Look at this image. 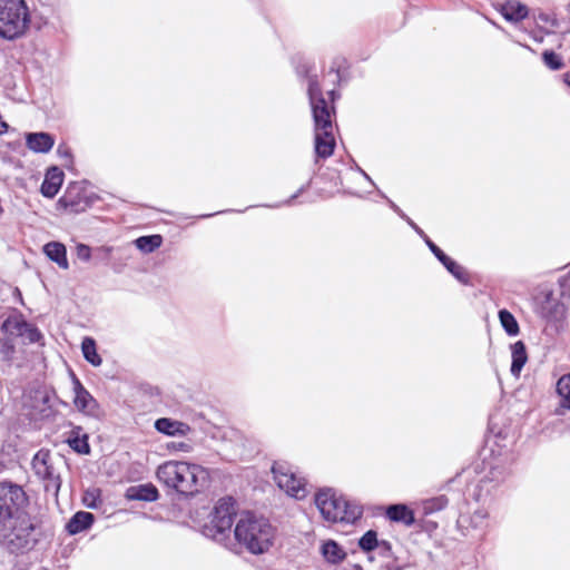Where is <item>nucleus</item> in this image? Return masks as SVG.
I'll return each instance as SVG.
<instances>
[{
  "mask_svg": "<svg viewBox=\"0 0 570 570\" xmlns=\"http://www.w3.org/2000/svg\"><path fill=\"white\" fill-rule=\"evenodd\" d=\"M358 546L362 550L366 552L374 550L377 546L376 532L373 530L365 532L363 537L360 539Z\"/></svg>",
  "mask_w": 570,
  "mask_h": 570,
  "instance_id": "72a5a7b5",
  "label": "nucleus"
},
{
  "mask_svg": "<svg viewBox=\"0 0 570 570\" xmlns=\"http://www.w3.org/2000/svg\"><path fill=\"white\" fill-rule=\"evenodd\" d=\"M315 504L322 517L330 522L353 523L362 515V509L336 494L333 489H321L315 494Z\"/></svg>",
  "mask_w": 570,
  "mask_h": 570,
  "instance_id": "20e7f679",
  "label": "nucleus"
},
{
  "mask_svg": "<svg viewBox=\"0 0 570 570\" xmlns=\"http://www.w3.org/2000/svg\"><path fill=\"white\" fill-rule=\"evenodd\" d=\"M81 351L85 360L94 366H100L102 363L101 357L97 353L96 342L94 338L87 336L82 340Z\"/></svg>",
  "mask_w": 570,
  "mask_h": 570,
  "instance_id": "c85d7f7f",
  "label": "nucleus"
},
{
  "mask_svg": "<svg viewBox=\"0 0 570 570\" xmlns=\"http://www.w3.org/2000/svg\"><path fill=\"white\" fill-rule=\"evenodd\" d=\"M26 145L33 153L47 154L52 149L55 138L52 135L43 131L29 132L26 135Z\"/></svg>",
  "mask_w": 570,
  "mask_h": 570,
  "instance_id": "2eb2a0df",
  "label": "nucleus"
},
{
  "mask_svg": "<svg viewBox=\"0 0 570 570\" xmlns=\"http://www.w3.org/2000/svg\"><path fill=\"white\" fill-rule=\"evenodd\" d=\"M49 395L45 391H33L26 399L23 405L28 410V415L32 420H42L51 414V406L49 404Z\"/></svg>",
  "mask_w": 570,
  "mask_h": 570,
  "instance_id": "ddd939ff",
  "label": "nucleus"
},
{
  "mask_svg": "<svg viewBox=\"0 0 570 570\" xmlns=\"http://www.w3.org/2000/svg\"><path fill=\"white\" fill-rule=\"evenodd\" d=\"M274 537L275 531L269 521L249 512L240 515L234 530L236 547L242 546L253 554L266 552Z\"/></svg>",
  "mask_w": 570,
  "mask_h": 570,
  "instance_id": "7ed1b4c3",
  "label": "nucleus"
},
{
  "mask_svg": "<svg viewBox=\"0 0 570 570\" xmlns=\"http://www.w3.org/2000/svg\"><path fill=\"white\" fill-rule=\"evenodd\" d=\"M73 404L76 409L91 417H99L100 406L96 399L83 387L79 379L72 374Z\"/></svg>",
  "mask_w": 570,
  "mask_h": 570,
  "instance_id": "9b49d317",
  "label": "nucleus"
},
{
  "mask_svg": "<svg viewBox=\"0 0 570 570\" xmlns=\"http://www.w3.org/2000/svg\"><path fill=\"white\" fill-rule=\"evenodd\" d=\"M14 292H16V294H17L19 297H21V293H20V291H19L18 288H16V289H14Z\"/></svg>",
  "mask_w": 570,
  "mask_h": 570,
  "instance_id": "603ef678",
  "label": "nucleus"
},
{
  "mask_svg": "<svg viewBox=\"0 0 570 570\" xmlns=\"http://www.w3.org/2000/svg\"><path fill=\"white\" fill-rule=\"evenodd\" d=\"M58 207L71 213L85 212L88 207L87 198L82 195L81 187L77 184L69 185L65 195L59 198Z\"/></svg>",
  "mask_w": 570,
  "mask_h": 570,
  "instance_id": "4468645a",
  "label": "nucleus"
},
{
  "mask_svg": "<svg viewBox=\"0 0 570 570\" xmlns=\"http://www.w3.org/2000/svg\"><path fill=\"white\" fill-rule=\"evenodd\" d=\"M407 224L424 239L430 250L438 256L441 254V249L425 235V233L412 220L407 219Z\"/></svg>",
  "mask_w": 570,
  "mask_h": 570,
  "instance_id": "f704fd0d",
  "label": "nucleus"
},
{
  "mask_svg": "<svg viewBox=\"0 0 570 570\" xmlns=\"http://www.w3.org/2000/svg\"><path fill=\"white\" fill-rule=\"evenodd\" d=\"M562 409L570 410V394L560 401V409H557L556 413L563 414Z\"/></svg>",
  "mask_w": 570,
  "mask_h": 570,
  "instance_id": "37998d69",
  "label": "nucleus"
},
{
  "mask_svg": "<svg viewBox=\"0 0 570 570\" xmlns=\"http://www.w3.org/2000/svg\"><path fill=\"white\" fill-rule=\"evenodd\" d=\"M43 253L50 261L55 262L60 268H69V262L67 259V249L62 243L49 242L43 246Z\"/></svg>",
  "mask_w": 570,
  "mask_h": 570,
  "instance_id": "4be33fe9",
  "label": "nucleus"
},
{
  "mask_svg": "<svg viewBox=\"0 0 570 570\" xmlns=\"http://www.w3.org/2000/svg\"><path fill=\"white\" fill-rule=\"evenodd\" d=\"M435 257L442 263L443 266H446V264H449L452 261V258H450L443 252H441V254H439Z\"/></svg>",
  "mask_w": 570,
  "mask_h": 570,
  "instance_id": "de8ad7c7",
  "label": "nucleus"
},
{
  "mask_svg": "<svg viewBox=\"0 0 570 570\" xmlns=\"http://www.w3.org/2000/svg\"><path fill=\"white\" fill-rule=\"evenodd\" d=\"M63 183V173L58 167L47 170L41 185V194L47 198H53Z\"/></svg>",
  "mask_w": 570,
  "mask_h": 570,
  "instance_id": "a211bd4d",
  "label": "nucleus"
},
{
  "mask_svg": "<svg viewBox=\"0 0 570 570\" xmlns=\"http://www.w3.org/2000/svg\"><path fill=\"white\" fill-rule=\"evenodd\" d=\"M315 126V153L320 158L332 156L335 147L333 135L332 112L322 96L321 87L315 77L308 78L307 88Z\"/></svg>",
  "mask_w": 570,
  "mask_h": 570,
  "instance_id": "f03ea898",
  "label": "nucleus"
},
{
  "mask_svg": "<svg viewBox=\"0 0 570 570\" xmlns=\"http://www.w3.org/2000/svg\"><path fill=\"white\" fill-rule=\"evenodd\" d=\"M60 459L52 456L48 450H39L32 459V470L35 474L45 483L47 492L58 494L61 487L60 473L57 464Z\"/></svg>",
  "mask_w": 570,
  "mask_h": 570,
  "instance_id": "1a4fd4ad",
  "label": "nucleus"
},
{
  "mask_svg": "<svg viewBox=\"0 0 570 570\" xmlns=\"http://www.w3.org/2000/svg\"><path fill=\"white\" fill-rule=\"evenodd\" d=\"M29 24L30 13L24 0H0V38L18 39L26 33Z\"/></svg>",
  "mask_w": 570,
  "mask_h": 570,
  "instance_id": "423d86ee",
  "label": "nucleus"
},
{
  "mask_svg": "<svg viewBox=\"0 0 570 570\" xmlns=\"http://www.w3.org/2000/svg\"><path fill=\"white\" fill-rule=\"evenodd\" d=\"M155 429L164 433L166 435L176 436V435H186L190 428L188 424L183 423L180 421H175L168 417H161L156 420L155 422Z\"/></svg>",
  "mask_w": 570,
  "mask_h": 570,
  "instance_id": "6ab92c4d",
  "label": "nucleus"
},
{
  "mask_svg": "<svg viewBox=\"0 0 570 570\" xmlns=\"http://www.w3.org/2000/svg\"><path fill=\"white\" fill-rule=\"evenodd\" d=\"M564 82L570 87V79H569V77H568V76H566V78H564Z\"/></svg>",
  "mask_w": 570,
  "mask_h": 570,
  "instance_id": "3c124183",
  "label": "nucleus"
},
{
  "mask_svg": "<svg viewBox=\"0 0 570 570\" xmlns=\"http://www.w3.org/2000/svg\"><path fill=\"white\" fill-rule=\"evenodd\" d=\"M542 59H543V62L546 63V66L548 68H550L551 70H560L564 66L562 58L559 55H557L556 52L550 51V50H546L542 53Z\"/></svg>",
  "mask_w": 570,
  "mask_h": 570,
  "instance_id": "2f4dec72",
  "label": "nucleus"
},
{
  "mask_svg": "<svg viewBox=\"0 0 570 570\" xmlns=\"http://www.w3.org/2000/svg\"><path fill=\"white\" fill-rule=\"evenodd\" d=\"M163 244L160 235L141 236L135 240L136 247L142 253H153Z\"/></svg>",
  "mask_w": 570,
  "mask_h": 570,
  "instance_id": "7c9ffc66",
  "label": "nucleus"
},
{
  "mask_svg": "<svg viewBox=\"0 0 570 570\" xmlns=\"http://www.w3.org/2000/svg\"><path fill=\"white\" fill-rule=\"evenodd\" d=\"M449 273H451L459 282L463 284L469 283V275L463 266L458 264L455 261H451L446 266H444Z\"/></svg>",
  "mask_w": 570,
  "mask_h": 570,
  "instance_id": "473e14b6",
  "label": "nucleus"
},
{
  "mask_svg": "<svg viewBox=\"0 0 570 570\" xmlns=\"http://www.w3.org/2000/svg\"><path fill=\"white\" fill-rule=\"evenodd\" d=\"M499 321L503 330L509 336H517L520 332V327L515 317L508 311H499Z\"/></svg>",
  "mask_w": 570,
  "mask_h": 570,
  "instance_id": "c756f323",
  "label": "nucleus"
},
{
  "mask_svg": "<svg viewBox=\"0 0 570 570\" xmlns=\"http://www.w3.org/2000/svg\"><path fill=\"white\" fill-rule=\"evenodd\" d=\"M95 517L90 512L79 511L68 521L66 529L70 534H77L91 527Z\"/></svg>",
  "mask_w": 570,
  "mask_h": 570,
  "instance_id": "b1692460",
  "label": "nucleus"
},
{
  "mask_svg": "<svg viewBox=\"0 0 570 570\" xmlns=\"http://www.w3.org/2000/svg\"><path fill=\"white\" fill-rule=\"evenodd\" d=\"M489 507L482 505L473 510V512L468 518L462 517L460 519V523L463 524L464 522H468L469 528L475 531H480L482 537H484L489 528Z\"/></svg>",
  "mask_w": 570,
  "mask_h": 570,
  "instance_id": "dca6fc26",
  "label": "nucleus"
},
{
  "mask_svg": "<svg viewBox=\"0 0 570 570\" xmlns=\"http://www.w3.org/2000/svg\"><path fill=\"white\" fill-rule=\"evenodd\" d=\"M235 514L236 511L232 499H220L210 514V522L204 528L205 535L230 550H236V543L229 537Z\"/></svg>",
  "mask_w": 570,
  "mask_h": 570,
  "instance_id": "0eeeda50",
  "label": "nucleus"
},
{
  "mask_svg": "<svg viewBox=\"0 0 570 570\" xmlns=\"http://www.w3.org/2000/svg\"><path fill=\"white\" fill-rule=\"evenodd\" d=\"M557 392L561 400L570 394V380L564 375L561 376L557 382Z\"/></svg>",
  "mask_w": 570,
  "mask_h": 570,
  "instance_id": "e433bc0d",
  "label": "nucleus"
},
{
  "mask_svg": "<svg viewBox=\"0 0 570 570\" xmlns=\"http://www.w3.org/2000/svg\"><path fill=\"white\" fill-rule=\"evenodd\" d=\"M81 428L77 426L70 432L67 443L69 446L79 454H89L90 446L88 443V435L81 434Z\"/></svg>",
  "mask_w": 570,
  "mask_h": 570,
  "instance_id": "a878e982",
  "label": "nucleus"
},
{
  "mask_svg": "<svg viewBox=\"0 0 570 570\" xmlns=\"http://www.w3.org/2000/svg\"><path fill=\"white\" fill-rule=\"evenodd\" d=\"M157 480L167 489L183 495L198 493L208 480V471L187 461H166L157 468Z\"/></svg>",
  "mask_w": 570,
  "mask_h": 570,
  "instance_id": "f257e3e1",
  "label": "nucleus"
},
{
  "mask_svg": "<svg viewBox=\"0 0 570 570\" xmlns=\"http://www.w3.org/2000/svg\"><path fill=\"white\" fill-rule=\"evenodd\" d=\"M158 490L151 483L132 485L127 489L126 497L129 500L153 502L158 499Z\"/></svg>",
  "mask_w": 570,
  "mask_h": 570,
  "instance_id": "412c9836",
  "label": "nucleus"
},
{
  "mask_svg": "<svg viewBox=\"0 0 570 570\" xmlns=\"http://www.w3.org/2000/svg\"><path fill=\"white\" fill-rule=\"evenodd\" d=\"M14 347L10 341L6 340L0 343V353L6 360H10L13 354Z\"/></svg>",
  "mask_w": 570,
  "mask_h": 570,
  "instance_id": "a19ab883",
  "label": "nucleus"
},
{
  "mask_svg": "<svg viewBox=\"0 0 570 570\" xmlns=\"http://www.w3.org/2000/svg\"><path fill=\"white\" fill-rule=\"evenodd\" d=\"M303 190H304V188H301V189L298 190V193H297V194L293 195V196H292V197L286 202V204H291V203H292V200H293L294 198H296V197L298 196V194H299V193H302Z\"/></svg>",
  "mask_w": 570,
  "mask_h": 570,
  "instance_id": "09e8293b",
  "label": "nucleus"
},
{
  "mask_svg": "<svg viewBox=\"0 0 570 570\" xmlns=\"http://www.w3.org/2000/svg\"><path fill=\"white\" fill-rule=\"evenodd\" d=\"M509 474L510 472L505 469H501L498 466L492 468L489 472V475L485 479L481 480L480 483L476 485L473 494L475 501L487 503L489 501V497L491 495L492 489H494L500 483L504 482Z\"/></svg>",
  "mask_w": 570,
  "mask_h": 570,
  "instance_id": "f8f14e48",
  "label": "nucleus"
},
{
  "mask_svg": "<svg viewBox=\"0 0 570 570\" xmlns=\"http://www.w3.org/2000/svg\"><path fill=\"white\" fill-rule=\"evenodd\" d=\"M277 487L295 499H303L307 494L304 479L298 478L289 466L275 463L272 468Z\"/></svg>",
  "mask_w": 570,
  "mask_h": 570,
  "instance_id": "9d476101",
  "label": "nucleus"
},
{
  "mask_svg": "<svg viewBox=\"0 0 570 570\" xmlns=\"http://www.w3.org/2000/svg\"><path fill=\"white\" fill-rule=\"evenodd\" d=\"M511 374L519 377L523 366L528 362L525 344L522 341H518L511 345Z\"/></svg>",
  "mask_w": 570,
  "mask_h": 570,
  "instance_id": "5701e85b",
  "label": "nucleus"
},
{
  "mask_svg": "<svg viewBox=\"0 0 570 570\" xmlns=\"http://www.w3.org/2000/svg\"><path fill=\"white\" fill-rule=\"evenodd\" d=\"M321 552L331 563L341 562L346 556L345 551L333 540L325 541L322 544Z\"/></svg>",
  "mask_w": 570,
  "mask_h": 570,
  "instance_id": "cd10ccee",
  "label": "nucleus"
},
{
  "mask_svg": "<svg viewBox=\"0 0 570 570\" xmlns=\"http://www.w3.org/2000/svg\"><path fill=\"white\" fill-rule=\"evenodd\" d=\"M538 18H539V20H541L543 22H549L552 27H558L557 19L550 18V16L547 13H540Z\"/></svg>",
  "mask_w": 570,
  "mask_h": 570,
  "instance_id": "a18cd8bd",
  "label": "nucleus"
},
{
  "mask_svg": "<svg viewBox=\"0 0 570 570\" xmlns=\"http://www.w3.org/2000/svg\"><path fill=\"white\" fill-rule=\"evenodd\" d=\"M167 449L169 451L174 452H184V453H190L193 451V446L189 443L186 442H169L167 444Z\"/></svg>",
  "mask_w": 570,
  "mask_h": 570,
  "instance_id": "58836bf2",
  "label": "nucleus"
},
{
  "mask_svg": "<svg viewBox=\"0 0 570 570\" xmlns=\"http://www.w3.org/2000/svg\"><path fill=\"white\" fill-rule=\"evenodd\" d=\"M77 257L82 262H89L91 258V248L86 244H78L76 247Z\"/></svg>",
  "mask_w": 570,
  "mask_h": 570,
  "instance_id": "ea45409f",
  "label": "nucleus"
},
{
  "mask_svg": "<svg viewBox=\"0 0 570 570\" xmlns=\"http://www.w3.org/2000/svg\"><path fill=\"white\" fill-rule=\"evenodd\" d=\"M57 153L61 158L66 160H71L72 158L71 151L66 145H59L57 148Z\"/></svg>",
  "mask_w": 570,
  "mask_h": 570,
  "instance_id": "79ce46f5",
  "label": "nucleus"
},
{
  "mask_svg": "<svg viewBox=\"0 0 570 570\" xmlns=\"http://www.w3.org/2000/svg\"><path fill=\"white\" fill-rule=\"evenodd\" d=\"M361 171H362L363 176H364V177H365V178H366V179H367L372 185H374V183L372 181L371 177H370L365 171H363V170H361Z\"/></svg>",
  "mask_w": 570,
  "mask_h": 570,
  "instance_id": "8fccbe9b",
  "label": "nucleus"
},
{
  "mask_svg": "<svg viewBox=\"0 0 570 570\" xmlns=\"http://www.w3.org/2000/svg\"><path fill=\"white\" fill-rule=\"evenodd\" d=\"M386 515L390 520L402 522L406 525H411L415 521L413 511L405 504L390 505L386 510Z\"/></svg>",
  "mask_w": 570,
  "mask_h": 570,
  "instance_id": "393cba45",
  "label": "nucleus"
},
{
  "mask_svg": "<svg viewBox=\"0 0 570 570\" xmlns=\"http://www.w3.org/2000/svg\"><path fill=\"white\" fill-rule=\"evenodd\" d=\"M387 203L390 205V207L397 214L400 215L404 220L407 222V219H411L410 217H407L403 212L402 209L395 204L393 203L391 199H387Z\"/></svg>",
  "mask_w": 570,
  "mask_h": 570,
  "instance_id": "c03bdc74",
  "label": "nucleus"
},
{
  "mask_svg": "<svg viewBox=\"0 0 570 570\" xmlns=\"http://www.w3.org/2000/svg\"><path fill=\"white\" fill-rule=\"evenodd\" d=\"M500 12L505 20L519 22L528 17V8L517 0H508L500 6Z\"/></svg>",
  "mask_w": 570,
  "mask_h": 570,
  "instance_id": "aec40b11",
  "label": "nucleus"
},
{
  "mask_svg": "<svg viewBox=\"0 0 570 570\" xmlns=\"http://www.w3.org/2000/svg\"><path fill=\"white\" fill-rule=\"evenodd\" d=\"M22 337L29 343H37L42 338V335L36 326L27 323Z\"/></svg>",
  "mask_w": 570,
  "mask_h": 570,
  "instance_id": "c9c22d12",
  "label": "nucleus"
},
{
  "mask_svg": "<svg viewBox=\"0 0 570 570\" xmlns=\"http://www.w3.org/2000/svg\"><path fill=\"white\" fill-rule=\"evenodd\" d=\"M28 503V497L22 487L11 483H0V528L13 522L23 515V508Z\"/></svg>",
  "mask_w": 570,
  "mask_h": 570,
  "instance_id": "6e6552de",
  "label": "nucleus"
},
{
  "mask_svg": "<svg viewBox=\"0 0 570 570\" xmlns=\"http://www.w3.org/2000/svg\"><path fill=\"white\" fill-rule=\"evenodd\" d=\"M540 314L547 321L559 322L564 317L566 308L562 303L551 294L547 295L540 304Z\"/></svg>",
  "mask_w": 570,
  "mask_h": 570,
  "instance_id": "f3484780",
  "label": "nucleus"
},
{
  "mask_svg": "<svg viewBox=\"0 0 570 570\" xmlns=\"http://www.w3.org/2000/svg\"><path fill=\"white\" fill-rule=\"evenodd\" d=\"M435 257L442 263L443 266H446V264H449L452 261V258H450L443 252H441V254H439Z\"/></svg>",
  "mask_w": 570,
  "mask_h": 570,
  "instance_id": "49530a36",
  "label": "nucleus"
},
{
  "mask_svg": "<svg viewBox=\"0 0 570 570\" xmlns=\"http://www.w3.org/2000/svg\"><path fill=\"white\" fill-rule=\"evenodd\" d=\"M446 500L443 497L432 499L430 501L425 502V511L426 512H433L436 510H441L446 505Z\"/></svg>",
  "mask_w": 570,
  "mask_h": 570,
  "instance_id": "4c0bfd02",
  "label": "nucleus"
},
{
  "mask_svg": "<svg viewBox=\"0 0 570 570\" xmlns=\"http://www.w3.org/2000/svg\"><path fill=\"white\" fill-rule=\"evenodd\" d=\"M27 323L21 314H13L3 322L2 330L10 335L23 336Z\"/></svg>",
  "mask_w": 570,
  "mask_h": 570,
  "instance_id": "bb28decb",
  "label": "nucleus"
},
{
  "mask_svg": "<svg viewBox=\"0 0 570 570\" xmlns=\"http://www.w3.org/2000/svg\"><path fill=\"white\" fill-rule=\"evenodd\" d=\"M0 537L12 553H24L35 548L40 531L27 514L0 528Z\"/></svg>",
  "mask_w": 570,
  "mask_h": 570,
  "instance_id": "39448f33",
  "label": "nucleus"
}]
</instances>
